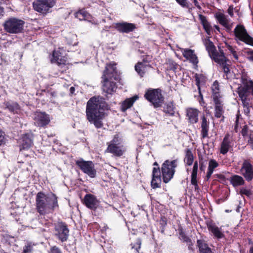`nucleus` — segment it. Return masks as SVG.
I'll list each match as a JSON object with an SVG mask.
<instances>
[{"label": "nucleus", "instance_id": "nucleus-1", "mask_svg": "<svg viewBox=\"0 0 253 253\" xmlns=\"http://www.w3.org/2000/svg\"><path fill=\"white\" fill-rule=\"evenodd\" d=\"M106 107L104 99L99 96L92 97L87 102V120L97 128H101L103 126L102 120L105 117L104 108Z\"/></svg>", "mask_w": 253, "mask_h": 253}, {"label": "nucleus", "instance_id": "nucleus-26", "mask_svg": "<svg viewBox=\"0 0 253 253\" xmlns=\"http://www.w3.org/2000/svg\"><path fill=\"white\" fill-rule=\"evenodd\" d=\"M187 117L191 123H196L198 121L199 111L196 109L188 108L187 109Z\"/></svg>", "mask_w": 253, "mask_h": 253}, {"label": "nucleus", "instance_id": "nucleus-27", "mask_svg": "<svg viewBox=\"0 0 253 253\" xmlns=\"http://www.w3.org/2000/svg\"><path fill=\"white\" fill-rule=\"evenodd\" d=\"M20 151L29 148L32 144V141L30 135L28 134H24L20 140Z\"/></svg>", "mask_w": 253, "mask_h": 253}, {"label": "nucleus", "instance_id": "nucleus-12", "mask_svg": "<svg viewBox=\"0 0 253 253\" xmlns=\"http://www.w3.org/2000/svg\"><path fill=\"white\" fill-rule=\"evenodd\" d=\"M214 17L218 23L225 28L227 32H230L233 27L234 22L228 18V16L221 12H217Z\"/></svg>", "mask_w": 253, "mask_h": 253}, {"label": "nucleus", "instance_id": "nucleus-31", "mask_svg": "<svg viewBox=\"0 0 253 253\" xmlns=\"http://www.w3.org/2000/svg\"><path fill=\"white\" fill-rule=\"evenodd\" d=\"M138 98L137 95H135L131 98H127L121 104V110L125 112L127 109L130 108L134 102Z\"/></svg>", "mask_w": 253, "mask_h": 253}, {"label": "nucleus", "instance_id": "nucleus-55", "mask_svg": "<svg viewBox=\"0 0 253 253\" xmlns=\"http://www.w3.org/2000/svg\"><path fill=\"white\" fill-rule=\"evenodd\" d=\"M194 5L199 9H200L201 7L199 4V2L197 0H193Z\"/></svg>", "mask_w": 253, "mask_h": 253}, {"label": "nucleus", "instance_id": "nucleus-13", "mask_svg": "<svg viewBox=\"0 0 253 253\" xmlns=\"http://www.w3.org/2000/svg\"><path fill=\"white\" fill-rule=\"evenodd\" d=\"M35 125L38 127H43L50 122L48 115L44 112H36L33 115Z\"/></svg>", "mask_w": 253, "mask_h": 253}, {"label": "nucleus", "instance_id": "nucleus-45", "mask_svg": "<svg viewBox=\"0 0 253 253\" xmlns=\"http://www.w3.org/2000/svg\"><path fill=\"white\" fill-rule=\"evenodd\" d=\"M141 241L140 239H138L134 244H131L132 249H134L136 252H138L141 248Z\"/></svg>", "mask_w": 253, "mask_h": 253}, {"label": "nucleus", "instance_id": "nucleus-37", "mask_svg": "<svg viewBox=\"0 0 253 253\" xmlns=\"http://www.w3.org/2000/svg\"><path fill=\"white\" fill-rule=\"evenodd\" d=\"M230 182L234 187H237L244 185L245 181L242 176L234 175L230 178Z\"/></svg>", "mask_w": 253, "mask_h": 253}, {"label": "nucleus", "instance_id": "nucleus-24", "mask_svg": "<svg viewBox=\"0 0 253 253\" xmlns=\"http://www.w3.org/2000/svg\"><path fill=\"white\" fill-rule=\"evenodd\" d=\"M152 68L149 64H144L143 62H137L135 66V70L140 77H143L149 68Z\"/></svg>", "mask_w": 253, "mask_h": 253}, {"label": "nucleus", "instance_id": "nucleus-60", "mask_svg": "<svg viewBox=\"0 0 253 253\" xmlns=\"http://www.w3.org/2000/svg\"><path fill=\"white\" fill-rule=\"evenodd\" d=\"M70 90L72 92H73V91L75 90V88L74 87H71L70 88Z\"/></svg>", "mask_w": 253, "mask_h": 253}, {"label": "nucleus", "instance_id": "nucleus-36", "mask_svg": "<svg viewBox=\"0 0 253 253\" xmlns=\"http://www.w3.org/2000/svg\"><path fill=\"white\" fill-rule=\"evenodd\" d=\"M241 100L242 105L244 107V112L245 114L249 115L250 112V108L252 107L251 101L249 99H246L244 94H241V97H240Z\"/></svg>", "mask_w": 253, "mask_h": 253}, {"label": "nucleus", "instance_id": "nucleus-5", "mask_svg": "<svg viewBox=\"0 0 253 253\" xmlns=\"http://www.w3.org/2000/svg\"><path fill=\"white\" fill-rule=\"evenodd\" d=\"M210 57L222 68L225 74V78L228 79L229 74H230V71L229 68L230 62L225 57L223 51H216L213 54H211Z\"/></svg>", "mask_w": 253, "mask_h": 253}, {"label": "nucleus", "instance_id": "nucleus-33", "mask_svg": "<svg viewBox=\"0 0 253 253\" xmlns=\"http://www.w3.org/2000/svg\"><path fill=\"white\" fill-rule=\"evenodd\" d=\"M75 17L80 20L91 21V16L84 10H80L75 13Z\"/></svg>", "mask_w": 253, "mask_h": 253}, {"label": "nucleus", "instance_id": "nucleus-34", "mask_svg": "<svg viewBox=\"0 0 253 253\" xmlns=\"http://www.w3.org/2000/svg\"><path fill=\"white\" fill-rule=\"evenodd\" d=\"M218 163L215 160L211 159L209 161L208 171L206 175L208 179L211 177V175L213 172L214 169L218 167Z\"/></svg>", "mask_w": 253, "mask_h": 253}, {"label": "nucleus", "instance_id": "nucleus-3", "mask_svg": "<svg viewBox=\"0 0 253 253\" xmlns=\"http://www.w3.org/2000/svg\"><path fill=\"white\" fill-rule=\"evenodd\" d=\"M122 138L121 134L118 133L113 136L112 139L107 142V147L105 153L112 154L115 157L122 156L126 151L123 145H121Z\"/></svg>", "mask_w": 253, "mask_h": 253}, {"label": "nucleus", "instance_id": "nucleus-9", "mask_svg": "<svg viewBox=\"0 0 253 253\" xmlns=\"http://www.w3.org/2000/svg\"><path fill=\"white\" fill-rule=\"evenodd\" d=\"M242 83L243 85H240L237 88L239 96L241 97V94H244L246 99L251 101L253 99V81L246 80Z\"/></svg>", "mask_w": 253, "mask_h": 253}, {"label": "nucleus", "instance_id": "nucleus-61", "mask_svg": "<svg viewBox=\"0 0 253 253\" xmlns=\"http://www.w3.org/2000/svg\"><path fill=\"white\" fill-rule=\"evenodd\" d=\"M250 253H253V247L250 249Z\"/></svg>", "mask_w": 253, "mask_h": 253}, {"label": "nucleus", "instance_id": "nucleus-14", "mask_svg": "<svg viewBox=\"0 0 253 253\" xmlns=\"http://www.w3.org/2000/svg\"><path fill=\"white\" fill-rule=\"evenodd\" d=\"M55 235L62 242L66 241L68 238L69 230L66 225L63 222L58 223L55 227Z\"/></svg>", "mask_w": 253, "mask_h": 253}, {"label": "nucleus", "instance_id": "nucleus-25", "mask_svg": "<svg viewBox=\"0 0 253 253\" xmlns=\"http://www.w3.org/2000/svg\"><path fill=\"white\" fill-rule=\"evenodd\" d=\"M214 103L215 117L219 118L222 116L224 113L223 104L221 98L213 100Z\"/></svg>", "mask_w": 253, "mask_h": 253}, {"label": "nucleus", "instance_id": "nucleus-30", "mask_svg": "<svg viewBox=\"0 0 253 253\" xmlns=\"http://www.w3.org/2000/svg\"><path fill=\"white\" fill-rule=\"evenodd\" d=\"M198 169V163L197 161H195L194 163V165L191 172V183L194 186L195 189L196 190L198 188V185L197 183V173Z\"/></svg>", "mask_w": 253, "mask_h": 253}, {"label": "nucleus", "instance_id": "nucleus-28", "mask_svg": "<svg viewBox=\"0 0 253 253\" xmlns=\"http://www.w3.org/2000/svg\"><path fill=\"white\" fill-rule=\"evenodd\" d=\"M197 246L200 253H214L209 245L203 240H198Z\"/></svg>", "mask_w": 253, "mask_h": 253}, {"label": "nucleus", "instance_id": "nucleus-38", "mask_svg": "<svg viewBox=\"0 0 253 253\" xmlns=\"http://www.w3.org/2000/svg\"><path fill=\"white\" fill-rule=\"evenodd\" d=\"M212 96L213 100L221 98L219 93V87L218 82H214L211 86Z\"/></svg>", "mask_w": 253, "mask_h": 253}, {"label": "nucleus", "instance_id": "nucleus-29", "mask_svg": "<svg viewBox=\"0 0 253 253\" xmlns=\"http://www.w3.org/2000/svg\"><path fill=\"white\" fill-rule=\"evenodd\" d=\"M52 58L51 61L52 63H56L58 65H65L66 60L61 57V53L58 51H53Z\"/></svg>", "mask_w": 253, "mask_h": 253}, {"label": "nucleus", "instance_id": "nucleus-39", "mask_svg": "<svg viewBox=\"0 0 253 253\" xmlns=\"http://www.w3.org/2000/svg\"><path fill=\"white\" fill-rule=\"evenodd\" d=\"M204 44L206 46V49L208 51L210 56L215 52L217 50L214 45L213 42L209 39L205 40Z\"/></svg>", "mask_w": 253, "mask_h": 253}, {"label": "nucleus", "instance_id": "nucleus-57", "mask_svg": "<svg viewBox=\"0 0 253 253\" xmlns=\"http://www.w3.org/2000/svg\"><path fill=\"white\" fill-rule=\"evenodd\" d=\"M249 60L253 61V52H252L248 57Z\"/></svg>", "mask_w": 253, "mask_h": 253}, {"label": "nucleus", "instance_id": "nucleus-44", "mask_svg": "<svg viewBox=\"0 0 253 253\" xmlns=\"http://www.w3.org/2000/svg\"><path fill=\"white\" fill-rule=\"evenodd\" d=\"M226 47L230 51V52L232 54L233 56L235 58L236 60L238 59V56L235 49L231 45L229 44H226Z\"/></svg>", "mask_w": 253, "mask_h": 253}, {"label": "nucleus", "instance_id": "nucleus-16", "mask_svg": "<svg viewBox=\"0 0 253 253\" xmlns=\"http://www.w3.org/2000/svg\"><path fill=\"white\" fill-rule=\"evenodd\" d=\"M102 78H108L115 81H117L119 79L116 64L111 63L106 65L105 69L103 71Z\"/></svg>", "mask_w": 253, "mask_h": 253}, {"label": "nucleus", "instance_id": "nucleus-17", "mask_svg": "<svg viewBox=\"0 0 253 253\" xmlns=\"http://www.w3.org/2000/svg\"><path fill=\"white\" fill-rule=\"evenodd\" d=\"M240 172L247 181H251L253 179V166L249 161L245 160L243 162Z\"/></svg>", "mask_w": 253, "mask_h": 253}, {"label": "nucleus", "instance_id": "nucleus-32", "mask_svg": "<svg viewBox=\"0 0 253 253\" xmlns=\"http://www.w3.org/2000/svg\"><path fill=\"white\" fill-rule=\"evenodd\" d=\"M201 128L202 137L203 138H206L208 135L209 122L207 121L205 116H203L202 118Z\"/></svg>", "mask_w": 253, "mask_h": 253}, {"label": "nucleus", "instance_id": "nucleus-42", "mask_svg": "<svg viewBox=\"0 0 253 253\" xmlns=\"http://www.w3.org/2000/svg\"><path fill=\"white\" fill-rule=\"evenodd\" d=\"M196 84L197 85L199 90H200V85L201 84L204 83L205 78L202 75H197L195 76Z\"/></svg>", "mask_w": 253, "mask_h": 253}, {"label": "nucleus", "instance_id": "nucleus-50", "mask_svg": "<svg viewBox=\"0 0 253 253\" xmlns=\"http://www.w3.org/2000/svg\"><path fill=\"white\" fill-rule=\"evenodd\" d=\"M203 26L207 33L208 35H210L212 28L209 22L203 25Z\"/></svg>", "mask_w": 253, "mask_h": 253}, {"label": "nucleus", "instance_id": "nucleus-19", "mask_svg": "<svg viewBox=\"0 0 253 253\" xmlns=\"http://www.w3.org/2000/svg\"><path fill=\"white\" fill-rule=\"evenodd\" d=\"M154 166L156 167H154L153 169L151 186L153 188H156L159 187L161 183V171L157 162L154 163Z\"/></svg>", "mask_w": 253, "mask_h": 253}, {"label": "nucleus", "instance_id": "nucleus-4", "mask_svg": "<svg viewBox=\"0 0 253 253\" xmlns=\"http://www.w3.org/2000/svg\"><path fill=\"white\" fill-rule=\"evenodd\" d=\"M178 165L177 159L172 161L166 160L162 164L161 171L163 181L165 183L169 182L173 177L175 171V168Z\"/></svg>", "mask_w": 253, "mask_h": 253}, {"label": "nucleus", "instance_id": "nucleus-2", "mask_svg": "<svg viewBox=\"0 0 253 253\" xmlns=\"http://www.w3.org/2000/svg\"><path fill=\"white\" fill-rule=\"evenodd\" d=\"M57 196L51 193L45 194L42 192H38L36 197V207L38 212L41 215L52 212L58 208Z\"/></svg>", "mask_w": 253, "mask_h": 253}, {"label": "nucleus", "instance_id": "nucleus-46", "mask_svg": "<svg viewBox=\"0 0 253 253\" xmlns=\"http://www.w3.org/2000/svg\"><path fill=\"white\" fill-rule=\"evenodd\" d=\"M245 139H248V144L250 145L251 148L253 149V132H250L248 136Z\"/></svg>", "mask_w": 253, "mask_h": 253}, {"label": "nucleus", "instance_id": "nucleus-11", "mask_svg": "<svg viewBox=\"0 0 253 253\" xmlns=\"http://www.w3.org/2000/svg\"><path fill=\"white\" fill-rule=\"evenodd\" d=\"M76 165L83 172L88 175L91 178H94L96 175V170L94 165L91 161H85L83 160H78Z\"/></svg>", "mask_w": 253, "mask_h": 253}, {"label": "nucleus", "instance_id": "nucleus-23", "mask_svg": "<svg viewBox=\"0 0 253 253\" xmlns=\"http://www.w3.org/2000/svg\"><path fill=\"white\" fill-rule=\"evenodd\" d=\"M207 227L210 232L216 238L220 239L223 237L221 228H219L216 225L212 222H208L207 223Z\"/></svg>", "mask_w": 253, "mask_h": 253}, {"label": "nucleus", "instance_id": "nucleus-59", "mask_svg": "<svg viewBox=\"0 0 253 253\" xmlns=\"http://www.w3.org/2000/svg\"><path fill=\"white\" fill-rule=\"evenodd\" d=\"M3 13V9L0 7V16L2 15V13Z\"/></svg>", "mask_w": 253, "mask_h": 253}, {"label": "nucleus", "instance_id": "nucleus-6", "mask_svg": "<svg viewBox=\"0 0 253 253\" xmlns=\"http://www.w3.org/2000/svg\"><path fill=\"white\" fill-rule=\"evenodd\" d=\"M144 97L156 108L160 107L164 101L161 90L159 88L148 89L144 94Z\"/></svg>", "mask_w": 253, "mask_h": 253}, {"label": "nucleus", "instance_id": "nucleus-18", "mask_svg": "<svg viewBox=\"0 0 253 253\" xmlns=\"http://www.w3.org/2000/svg\"><path fill=\"white\" fill-rule=\"evenodd\" d=\"M100 202L96 197L91 194H86L84 199V204L88 209L95 210L99 206Z\"/></svg>", "mask_w": 253, "mask_h": 253}, {"label": "nucleus", "instance_id": "nucleus-52", "mask_svg": "<svg viewBox=\"0 0 253 253\" xmlns=\"http://www.w3.org/2000/svg\"><path fill=\"white\" fill-rule=\"evenodd\" d=\"M227 12L231 17L234 16V7L233 5H230L229 6L227 9Z\"/></svg>", "mask_w": 253, "mask_h": 253}, {"label": "nucleus", "instance_id": "nucleus-53", "mask_svg": "<svg viewBox=\"0 0 253 253\" xmlns=\"http://www.w3.org/2000/svg\"><path fill=\"white\" fill-rule=\"evenodd\" d=\"M199 18L201 20V22L202 24V25H204L207 23H208L209 22L207 21V19H206V17L203 15H199Z\"/></svg>", "mask_w": 253, "mask_h": 253}, {"label": "nucleus", "instance_id": "nucleus-51", "mask_svg": "<svg viewBox=\"0 0 253 253\" xmlns=\"http://www.w3.org/2000/svg\"><path fill=\"white\" fill-rule=\"evenodd\" d=\"M49 253H62V252L59 248L53 246L50 248Z\"/></svg>", "mask_w": 253, "mask_h": 253}, {"label": "nucleus", "instance_id": "nucleus-40", "mask_svg": "<svg viewBox=\"0 0 253 253\" xmlns=\"http://www.w3.org/2000/svg\"><path fill=\"white\" fill-rule=\"evenodd\" d=\"M175 107L172 102H170L167 103L164 108V112L169 116H173L175 114Z\"/></svg>", "mask_w": 253, "mask_h": 253}, {"label": "nucleus", "instance_id": "nucleus-49", "mask_svg": "<svg viewBox=\"0 0 253 253\" xmlns=\"http://www.w3.org/2000/svg\"><path fill=\"white\" fill-rule=\"evenodd\" d=\"M240 193L241 195H245L248 197L252 195L251 191L246 188H242L240 189Z\"/></svg>", "mask_w": 253, "mask_h": 253}, {"label": "nucleus", "instance_id": "nucleus-58", "mask_svg": "<svg viewBox=\"0 0 253 253\" xmlns=\"http://www.w3.org/2000/svg\"><path fill=\"white\" fill-rule=\"evenodd\" d=\"M214 27L215 28V29L218 31V32H220V28L217 25H214Z\"/></svg>", "mask_w": 253, "mask_h": 253}, {"label": "nucleus", "instance_id": "nucleus-7", "mask_svg": "<svg viewBox=\"0 0 253 253\" xmlns=\"http://www.w3.org/2000/svg\"><path fill=\"white\" fill-rule=\"evenodd\" d=\"M24 24V21L22 20L10 18L5 22L4 29L9 33H19L22 31Z\"/></svg>", "mask_w": 253, "mask_h": 253}, {"label": "nucleus", "instance_id": "nucleus-10", "mask_svg": "<svg viewBox=\"0 0 253 253\" xmlns=\"http://www.w3.org/2000/svg\"><path fill=\"white\" fill-rule=\"evenodd\" d=\"M234 33L237 39L253 46V38L249 36L243 25H237L234 30Z\"/></svg>", "mask_w": 253, "mask_h": 253}, {"label": "nucleus", "instance_id": "nucleus-62", "mask_svg": "<svg viewBox=\"0 0 253 253\" xmlns=\"http://www.w3.org/2000/svg\"><path fill=\"white\" fill-rule=\"evenodd\" d=\"M200 169H201V170H203V164H202V165H201Z\"/></svg>", "mask_w": 253, "mask_h": 253}, {"label": "nucleus", "instance_id": "nucleus-48", "mask_svg": "<svg viewBox=\"0 0 253 253\" xmlns=\"http://www.w3.org/2000/svg\"><path fill=\"white\" fill-rule=\"evenodd\" d=\"M182 7L189 8V5L187 0H175Z\"/></svg>", "mask_w": 253, "mask_h": 253}, {"label": "nucleus", "instance_id": "nucleus-47", "mask_svg": "<svg viewBox=\"0 0 253 253\" xmlns=\"http://www.w3.org/2000/svg\"><path fill=\"white\" fill-rule=\"evenodd\" d=\"M250 132H253L251 130H249L248 127L247 126H244L243 128H242L241 133L242 135L246 138V137L248 136Z\"/></svg>", "mask_w": 253, "mask_h": 253}, {"label": "nucleus", "instance_id": "nucleus-56", "mask_svg": "<svg viewBox=\"0 0 253 253\" xmlns=\"http://www.w3.org/2000/svg\"><path fill=\"white\" fill-rule=\"evenodd\" d=\"M148 57V56H146L145 58H143L141 62H143L144 64H149L150 61Z\"/></svg>", "mask_w": 253, "mask_h": 253}, {"label": "nucleus", "instance_id": "nucleus-54", "mask_svg": "<svg viewBox=\"0 0 253 253\" xmlns=\"http://www.w3.org/2000/svg\"><path fill=\"white\" fill-rule=\"evenodd\" d=\"M4 135L3 132L0 130V145L4 142Z\"/></svg>", "mask_w": 253, "mask_h": 253}, {"label": "nucleus", "instance_id": "nucleus-20", "mask_svg": "<svg viewBox=\"0 0 253 253\" xmlns=\"http://www.w3.org/2000/svg\"><path fill=\"white\" fill-rule=\"evenodd\" d=\"M102 79V89L103 91L107 94H112L115 92L117 89L116 83L114 80H110L108 78Z\"/></svg>", "mask_w": 253, "mask_h": 253}, {"label": "nucleus", "instance_id": "nucleus-22", "mask_svg": "<svg viewBox=\"0 0 253 253\" xmlns=\"http://www.w3.org/2000/svg\"><path fill=\"white\" fill-rule=\"evenodd\" d=\"M115 27L120 32L126 33L133 31L136 28L134 24L126 22L116 23Z\"/></svg>", "mask_w": 253, "mask_h": 253}, {"label": "nucleus", "instance_id": "nucleus-41", "mask_svg": "<svg viewBox=\"0 0 253 253\" xmlns=\"http://www.w3.org/2000/svg\"><path fill=\"white\" fill-rule=\"evenodd\" d=\"M6 108L10 112L17 113L20 108L18 103L16 102H6L5 103Z\"/></svg>", "mask_w": 253, "mask_h": 253}, {"label": "nucleus", "instance_id": "nucleus-35", "mask_svg": "<svg viewBox=\"0 0 253 253\" xmlns=\"http://www.w3.org/2000/svg\"><path fill=\"white\" fill-rule=\"evenodd\" d=\"M194 156L190 149L185 150V158L184 162L186 166H191L194 162Z\"/></svg>", "mask_w": 253, "mask_h": 253}, {"label": "nucleus", "instance_id": "nucleus-15", "mask_svg": "<svg viewBox=\"0 0 253 253\" xmlns=\"http://www.w3.org/2000/svg\"><path fill=\"white\" fill-rule=\"evenodd\" d=\"M234 142V140L232 134L226 133L221 143L220 153L223 155L226 154L229 149L233 146Z\"/></svg>", "mask_w": 253, "mask_h": 253}, {"label": "nucleus", "instance_id": "nucleus-21", "mask_svg": "<svg viewBox=\"0 0 253 253\" xmlns=\"http://www.w3.org/2000/svg\"><path fill=\"white\" fill-rule=\"evenodd\" d=\"M183 57L189 60L194 65H197L198 63V59L194 50L189 48H180Z\"/></svg>", "mask_w": 253, "mask_h": 253}, {"label": "nucleus", "instance_id": "nucleus-8", "mask_svg": "<svg viewBox=\"0 0 253 253\" xmlns=\"http://www.w3.org/2000/svg\"><path fill=\"white\" fill-rule=\"evenodd\" d=\"M56 0H35L33 2V9L37 12L46 14L56 3Z\"/></svg>", "mask_w": 253, "mask_h": 253}, {"label": "nucleus", "instance_id": "nucleus-43", "mask_svg": "<svg viewBox=\"0 0 253 253\" xmlns=\"http://www.w3.org/2000/svg\"><path fill=\"white\" fill-rule=\"evenodd\" d=\"M34 244L31 243H28L23 247L22 253H31L33 249Z\"/></svg>", "mask_w": 253, "mask_h": 253}]
</instances>
